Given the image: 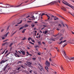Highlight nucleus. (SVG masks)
I'll return each mask as SVG.
<instances>
[{
	"instance_id": "nucleus-64",
	"label": "nucleus",
	"mask_w": 74,
	"mask_h": 74,
	"mask_svg": "<svg viewBox=\"0 0 74 74\" xmlns=\"http://www.w3.org/2000/svg\"><path fill=\"white\" fill-rule=\"evenodd\" d=\"M34 73L35 74H37V73H36L35 71L34 72Z\"/></svg>"
},
{
	"instance_id": "nucleus-35",
	"label": "nucleus",
	"mask_w": 74,
	"mask_h": 74,
	"mask_svg": "<svg viewBox=\"0 0 74 74\" xmlns=\"http://www.w3.org/2000/svg\"><path fill=\"white\" fill-rule=\"evenodd\" d=\"M63 37H61V38H60V40H61L63 39Z\"/></svg>"
},
{
	"instance_id": "nucleus-12",
	"label": "nucleus",
	"mask_w": 74,
	"mask_h": 74,
	"mask_svg": "<svg viewBox=\"0 0 74 74\" xmlns=\"http://www.w3.org/2000/svg\"><path fill=\"white\" fill-rule=\"evenodd\" d=\"M30 18H32L33 20L35 19V17H34V16H33V17H30Z\"/></svg>"
},
{
	"instance_id": "nucleus-22",
	"label": "nucleus",
	"mask_w": 74,
	"mask_h": 74,
	"mask_svg": "<svg viewBox=\"0 0 74 74\" xmlns=\"http://www.w3.org/2000/svg\"><path fill=\"white\" fill-rule=\"evenodd\" d=\"M13 43H11L10 44V45H9L10 47H11L12 46V45H13Z\"/></svg>"
},
{
	"instance_id": "nucleus-26",
	"label": "nucleus",
	"mask_w": 74,
	"mask_h": 74,
	"mask_svg": "<svg viewBox=\"0 0 74 74\" xmlns=\"http://www.w3.org/2000/svg\"><path fill=\"white\" fill-rule=\"evenodd\" d=\"M29 42V43H30V44H32V45H34V43H33L32 42Z\"/></svg>"
},
{
	"instance_id": "nucleus-61",
	"label": "nucleus",
	"mask_w": 74,
	"mask_h": 74,
	"mask_svg": "<svg viewBox=\"0 0 74 74\" xmlns=\"http://www.w3.org/2000/svg\"><path fill=\"white\" fill-rule=\"evenodd\" d=\"M5 50L3 52V53H2V54H3V53H4L5 52Z\"/></svg>"
},
{
	"instance_id": "nucleus-13",
	"label": "nucleus",
	"mask_w": 74,
	"mask_h": 74,
	"mask_svg": "<svg viewBox=\"0 0 74 74\" xmlns=\"http://www.w3.org/2000/svg\"><path fill=\"white\" fill-rule=\"evenodd\" d=\"M8 64H7L6 66H5L4 67V69L3 70V71H4L5 70V69L8 66Z\"/></svg>"
},
{
	"instance_id": "nucleus-37",
	"label": "nucleus",
	"mask_w": 74,
	"mask_h": 74,
	"mask_svg": "<svg viewBox=\"0 0 74 74\" xmlns=\"http://www.w3.org/2000/svg\"><path fill=\"white\" fill-rule=\"evenodd\" d=\"M8 52V50H7L5 52V54L6 53H7Z\"/></svg>"
},
{
	"instance_id": "nucleus-39",
	"label": "nucleus",
	"mask_w": 74,
	"mask_h": 74,
	"mask_svg": "<svg viewBox=\"0 0 74 74\" xmlns=\"http://www.w3.org/2000/svg\"><path fill=\"white\" fill-rule=\"evenodd\" d=\"M62 42H63V41H61V42L59 43V44L60 45V44H62Z\"/></svg>"
},
{
	"instance_id": "nucleus-28",
	"label": "nucleus",
	"mask_w": 74,
	"mask_h": 74,
	"mask_svg": "<svg viewBox=\"0 0 74 74\" xmlns=\"http://www.w3.org/2000/svg\"><path fill=\"white\" fill-rule=\"evenodd\" d=\"M70 14H71L72 16H73L74 17V13H70Z\"/></svg>"
},
{
	"instance_id": "nucleus-57",
	"label": "nucleus",
	"mask_w": 74,
	"mask_h": 74,
	"mask_svg": "<svg viewBox=\"0 0 74 74\" xmlns=\"http://www.w3.org/2000/svg\"><path fill=\"white\" fill-rule=\"evenodd\" d=\"M21 67H18V69H21Z\"/></svg>"
},
{
	"instance_id": "nucleus-32",
	"label": "nucleus",
	"mask_w": 74,
	"mask_h": 74,
	"mask_svg": "<svg viewBox=\"0 0 74 74\" xmlns=\"http://www.w3.org/2000/svg\"><path fill=\"white\" fill-rule=\"evenodd\" d=\"M22 22V21H21V22H20L19 23H17V24H21V23Z\"/></svg>"
},
{
	"instance_id": "nucleus-48",
	"label": "nucleus",
	"mask_w": 74,
	"mask_h": 74,
	"mask_svg": "<svg viewBox=\"0 0 74 74\" xmlns=\"http://www.w3.org/2000/svg\"><path fill=\"white\" fill-rule=\"evenodd\" d=\"M49 60H50V62H51L52 61V60H51V58H49Z\"/></svg>"
},
{
	"instance_id": "nucleus-7",
	"label": "nucleus",
	"mask_w": 74,
	"mask_h": 74,
	"mask_svg": "<svg viewBox=\"0 0 74 74\" xmlns=\"http://www.w3.org/2000/svg\"><path fill=\"white\" fill-rule=\"evenodd\" d=\"M8 60H5V61L2 60V61L1 62L0 64H2V63H4V62H6L8 61Z\"/></svg>"
},
{
	"instance_id": "nucleus-58",
	"label": "nucleus",
	"mask_w": 74,
	"mask_h": 74,
	"mask_svg": "<svg viewBox=\"0 0 74 74\" xmlns=\"http://www.w3.org/2000/svg\"><path fill=\"white\" fill-rule=\"evenodd\" d=\"M42 43L43 44H45V42H42Z\"/></svg>"
},
{
	"instance_id": "nucleus-55",
	"label": "nucleus",
	"mask_w": 74,
	"mask_h": 74,
	"mask_svg": "<svg viewBox=\"0 0 74 74\" xmlns=\"http://www.w3.org/2000/svg\"><path fill=\"white\" fill-rule=\"evenodd\" d=\"M61 69H62L64 70L63 69V68L62 66H61Z\"/></svg>"
},
{
	"instance_id": "nucleus-9",
	"label": "nucleus",
	"mask_w": 74,
	"mask_h": 74,
	"mask_svg": "<svg viewBox=\"0 0 74 74\" xmlns=\"http://www.w3.org/2000/svg\"><path fill=\"white\" fill-rule=\"evenodd\" d=\"M14 55H15V56H16V57H20V56L19 55H17L16 53H14Z\"/></svg>"
},
{
	"instance_id": "nucleus-54",
	"label": "nucleus",
	"mask_w": 74,
	"mask_h": 74,
	"mask_svg": "<svg viewBox=\"0 0 74 74\" xmlns=\"http://www.w3.org/2000/svg\"><path fill=\"white\" fill-rule=\"evenodd\" d=\"M37 54L38 55H39V56L40 55V54L39 53H38Z\"/></svg>"
},
{
	"instance_id": "nucleus-30",
	"label": "nucleus",
	"mask_w": 74,
	"mask_h": 74,
	"mask_svg": "<svg viewBox=\"0 0 74 74\" xmlns=\"http://www.w3.org/2000/svg\"><path fill=\"white\" fill-rule=\"evenodd\" d=\"M20 67H21L22 68H24V67L23 66H22V65H20Z\"/></svg>"
},
{
	"instance_id": "nucleus-19",
	"label": "nucleus",
	"mask_w": 74,
	"mask_h": 74,
	"mask_svg": "<svg viewBox=\"0 0 74 74\" xmlns=\"http://www.w3.org/2000/svg\"><path fill=\"white\" fill-rule=\"evenodd\" d=\"M32 38H31V37H29L28 38V40L29 41H30V40H32Z\"/></svg>"
},
{
	"instance_id": "nucleus-25",
	"label": "nucleus",
	"mask_w": 74,
	"mask_h": 74,
	"mask_svg": "<svg viewBox=\"0 0 74 74\" xmlns=\"http://www.w3.org/2000/svg\"><path fill=\"white\" fill-rule=\"evenodd\" d=\"M72 41H73V42H71L70 43L71 44H74V40H73Z\"/></svg>"
},
{
	"instance_id": "nucleus-36",
	"label": "nucleus",
	"mask_w": 74,
	"mask_h": 74,
	"mask_svg": "<svg viewBox=\"0 0 74 74\" xmlns=\"http://www.w3.org/2000/svg\"><path fill=\"white\" fill-rule=\"evenodd\" d=\"M48 32L47 31H46L45 32V34H46Z\"/></svg>"
},
{
	"instance_id": "nucleus-52",
	"label": "nucleus",
	"mask_w": 74,
	"mask_h": 74,
	"mask_svg": "<svg viewBox=\"0 0 74 74\" xmlns=\"http://www.w3.org/2000/svg\"><path fill=\"white\" fill-rule=\"evenodd\" d=\"M30 17V16L29 15V16H27L26 17V18H28L29 17Z\"/></svg>"
},
{
	"instance_id": "nucleus-3",
	"label": "nucleus",
	"mask_w": 74,
	"mask_h": 74,
	"mask_svg": "<svg viewBox=\"0 0 74 74\" xmlns=\"http://www.w3.org/2000/svg\"><path fill=\"white\" fill-rule=\"evenodd\" d=\"M58 1H53V2H52L51 3L54 4L55 3H57L58 2H59V3H60V1H61V0H57Z\"/></svg>"
},
{
	"instance_id": "nucleus-43",
	"label": "nucleus",
	"mask_w": 74,
	"mask_h": 74,
	"mask_svg": "<svg viewBox=\"0 0 74 74\" xmlns=\"http://www.w3.org/2000/svg\"><path fill=\"white\" fill-rule=\"evenodd\" d=\"M4 5H8V6H10V5L9 4H7V3H6V5L5 4Z\"/></svg>"
},
{
	"instance_id": "nucleus-50",
	"label": "nucleus",
	"mask_w": 74,
	"mask_h": 74,
	"mask_svg": "<svg viewBox=\"0 0 74 74\" xmlns=\"http://www.w3.org/2000/svg\"><path fill=\"white\" fill-rule=\"evenodd\" d=\"M66 41V40H64V41H63V42H65Z\"/></svg>"
},
{
	"instance_id": "nucleus-17",
	"label": "nucleus",
	"mask_w": 74,
	"mask_h": 74,
	"mask_svg": "<svg viewBox=\"0 0 74 74\" xmlns=\"http://www.w3.org/2000/svg\"><path fill=\"white\" fill-rule=\"evenodd\" d=\"M9 33V32H8L6 34L4 35L5 37H6L7 36L8 34Z\"/></svg>"
},
{
	"instance_id": "nucleus-56",
	"label": "nucleus",
	"mask_w": 74,
	"mask_h": 74,
	"mask_svg": "<svg viewBox=\"0 0 74 74\" xmlns=\"http://www.w3.org/2000/svg\"><path fill=\"white\" fill-rule=\"evenodd\" d=\"M29 72L32 73V70H31L30 71H29Z\"/></svg>"
},
{
	"instance_id": "nucleus-53",
	"label": "nucleus",
	"mask_w": 74,
	"mask_h": 74,
	"mask_svg": "<svg viewBox=\"0 0 74 74\" xmlns=\"http://www.w3.org/2000/svg\"><path fill=\"white\" fill-rule=\"evenodd\" d=\"M62 25H63V26L64 27H65V26H64V24H63V23L62 22Z\"/></svg>"
},
{
	"instance_id": "nucleus-15",
	"label": "nucleus",
	"mask_w": 74,
	"mask_h": 74,
	"mask_svg": "<svg viewBox=\"0 0 74 74\" xmlns=\"http://www.w3.org/2000/svg\"><path fill=\"white\" fill-rule=\"evenodd\" d=\"M24 27H23H23H21L19 29V30H21Z\"/></svg>"
},
{
	"instance_id": "nucleus-41",
	"label": "nucleus",
	"mask_w": 74,
	"mask_h": 74,
	"mask_svg": "<svg viewBox=\"0 0 74 74\" xmlns=\"http://www.w3.org/2000/svg\"><path fill=\"white\" fill-rule=\"evenodd\" d=\"M6 44V43H4L2 44V46H4L5 45V44Z\"/></svg>"
},
{
	"instance_id": "nucleus-40",
	"label": "nucleus",
	"mask_w": 74,
	"mask_h": 74,
	"mask_svg": "<svg viewBox=\"0 0 74 74\" xmlns=\"http://www.w3.org/2000/svg\"><path fill=\"white\" fill-rule=\"evenodd\" d=\"M58 26H60V27H62V25L60 24H59V25H58Z\"/></svg>"
},
{
	"instance_id": "nucleus-11",
	"label": "nucleus",
	"mask_w": 74,
	"mask_h": 74,
	"mask_svg": "<svg viewBox=\"0 0 74 74\" xmlns=\"http://www.w3.org/2000/svg\"><path fill=\"white\" fill-rule=\"evenodd\" d=\"M22 53L23 55H25V51H20Z\"/></svg>"
},
{
	"instance_id": "nucleus-31",
	"label": "nucleus",
	"mask_w": 74,
	"mask_h": 74,
	"mask_svg": "<svg viewBox=\"0 0 74 74\" xmlns=\"http://www.w3.org/2000/svg\"><path fill=\"white\" fill-rule=\"evenodd\" d=\"M10 53H8V54H7L6 56H5V57H7L10 54Z\"/></svg>"
},
{
	"instance_id": "nucleus-62",
	"label": "nucleus",
	"mask_w": 74,
	"mask_h": 74,
	"mask_svg": "<svg viewBox=\"0 0 74 74\" xmlns=\"http://www.w3.org/2000/svg\"><path fill=\"white\" fill-rule=\"evenodd\" d=\"M5 50L3 52V53H2V54H3V53H4L5 52Z\"/></svg>"
},
{
	"instance_id": "nucleus-20",
	"label": "nucleus",
	"mask_w": 74,
	"mask_h": 74,
	"mask_svg": "<svg viewBox=\"0 0 74 74\" xmlns=\"http://www.w3.org/2000/svg\"><path fill=\"white\" fill-rule=\"evenodd\" d=\"M28 25H27L26 24V25L24 26V27H25H25H28Z\"/></svg>"
},
{
	"instance_id": "nucleus-18",
	"label": "nucleus",
	"mask_w": 74,
	"mask_h": 74,
	"mask_svg": "<svg viewBox=\"0 0 74 74\" xmlns=\"http://www.w3.org/2000/svg\"><path fill=\"white\" fill-rule=\"evenodd\" d=\"M45 68L47 70V71H48V67L47 66L45 67Z\"/></svg>"
},
{
	"instance_id": "nucleus-10",
	"label": "nucleus",
	"mask_w": 74,
	"mask_h": 74,
	"mask_svg": "<svg viewBox=\"0 0 74 74\" xmlns=\"http://www.w3.org/2000/svg\"><path fill=\"white\" fill-rule=\"evenodd\" d=\"M54 20L55 21L59 19L58 18V17H56V16H55V17H54Z\"/></svg>"
},
{
	"instance_id": "nucleus-63",
	"label": "nucleus",
	"mask_w": 74,
	"mask_h": 74,
	"mask_svg": "<svg viewBox=\"0 0 74 74\" xmlns=\"http://www.w3.org/2000/svg\"><path fill=\"white\" fill-rule=\"evenodd\" d=\"M3 31H4V29H2V30L1 31V32H3Z\"/></svg>"
},
{
	"instance_id": "nucleus-46",
	"label": "nucleus",
	"mask_w": 74,
	"mask_h": 74,
	"mask_svg": "<svg viewBox=\"0 0 74 74\" xmlns=\"http://www.w3.org/2000/svg\"><path fill=\"white\" fill-rule=\"evenodd\" d=\"M34 47H35V48H37V47H38V46H35Z\"/></svg>"
},
{
	"instance_id": "nucleus-16",
	"label": "nucleus",
	"mask_w": 74,
	"mask_h": 74,
	"mask_svg": "<svg viewBox=\"0 0 74 74\" xmlns=\"http://www.w3.org/2000/svg\"><path fill=\"white\" fill-rule=\"evenodd\" d=\"M26 30V29H25L23 30V31L22 32V33H24L25 32V31Z\"/></svg>"
},
{
	"instance_id": "nucleus-5",
	"label": "nucleus",
	"mask_w": 74,
	"mask_h": 74,
	"mask_svg": "<svg viewBox=\"0 0 74 74\" xmlns=\"http://www.w3.org/2000/svg\"><path fill=\"white\" fill-rule=\"evenodd\" d=\"M46 64L49 67L50 66V63L47 60L46 62Z\"/></svg>"
},
{
	"instance_id": "nucleus-1",
	"label": "nucleus",
	"mask_w": 74,
	"mask_h": 74,
	"mask_svg": "<svg viewBox=\"0 0 74 74\" xmlns=\"http://www.w3.org/2000/svg\"><path fill=\"white\" fill-rule=\"evenodd\" d=\"M62 3H63L66 5H67L69 6V7H70L72 8L74 10V6H72L71 5H70V4H69V3H68V2H66L65 1H64V2L62 1Z\"/></svg>"
},
{
	"instance_id": "nucleus-59",
	"label": "nucleus",
	"mask_w": 74,
	"mask_h": 74,
	"mask_svg": "<svg viewBox=\"0 0 74 74\" xmlns=\"http://www.w3.org/2000/svg\"><path fill=\"white\" fill-rule=\"evenodd\" d=\"M47 26H46V25H43V27H47Z\"/></svg>"
},
{
	"instance_id": "nucleus-8",
	"label": "nucleus",
	"mask_w": 74,
	"mask_h": 74,
	"mask_svg": "<svg viewBox=\"0 0 74 74\" xmlns=\"http://www.w3.org/2000/svg\"><path fill=\"white\" fill-rule=\"evenodd\" d=\"M14 8V7H16V6H13V5H11L10 6H8L7 7V8Z\"/></svg>"
},
{
	"instance_id": "nucleus-44",
	"label": "nucleus",
	"mask_w": 74,
	"mask_h": 74,
	"mask_svg": "<svg viewBox=\"0 0 74 74\" xmlns=\"http://www.w3.org/2000/svg\"><path fill=\"white\" fill-rule=\"evenodd\" d=\"M21 62H22L21 61H19L18 62V64H19V63H21Z\"/></svg>"
},
{
	"instance_id": "nucleus-23",
	"label": "nucleus",
	"mask_w": 74,
	"mask_h": 74,
	"mask_svg": "<svg viewBox=\"0 0 74 74\" xmlns=\"http://www.w3.org/2000/svg\"><path fill=\"white\" fill-rule=\"evenodd\" d=\"M26 38L25 37H24L22 39V40H26Z\"/></svg>"
},
{
	"instance_id": "nucleus-47",
	"label": "nucleus",
	"mask_w": 74,
	"mask_h": 74,
	"mask_svg": "<svg viewBox=\"0 0 74 74\" xmlns=\"http://www.w3.org/2000/svg\"><path fill=\"white\" fill-rule=\"evenodd\" d=\"M8 39H7V40H5V41H3V42H6V41H8Z\"/></svg>"
},
{
	"instance_id": "nucleus-60",
	"label": "nucleus",
	"mask_w": 74,
	"mask_h": 74,
	"mask_svg": "<svg viewBox=\"0 0 74 74\" xmlns=\"http://www.w3.org/2000/svg\"><path fill=\"white\" fill-rule=\"evenodd\" d=\"M5 50L3 52V53H2V54H3V53H4L5 52Z\"/></svg>"
},
{
	"instance_id": "nucleus-24",
	"label": "nucleus",
	"mask_w": 74,
	"mask_h": 74,
	"mask_svg": "<svg viewBox=\"0 0 74 74\" xmlns=\"http://www.w3.org/2000/svg\"><path fill=\"white\" fill-rule=\"evenodd\" d=\"M31 26L32 27H34L35 26V25H32Z\"/></svg>"
},
{
	"instance_id": "nucleus-42",
	"label": "nucleus",
	"mask_w": 74,
	"mask_h": 74,
	"mask_svg": "<svg viewBox=\"0 0 74 74\" xmlns=\"http://www.w3.org/2000/svg\"><path fill=\"white\" fill-rule=\"evenodd\" d=\"M45 13H42V14L41 15V16H43L44 15H45Z\"/></svg>"
},
{
	"instance_id": "nucleus-2",
	"label": "nucleus",
	"mask_w": 74,
	"mask_h": 74,
	"mask_svg": "<svg viewBox=\"0 0 74 74\" xmlns=\"http://www.w3.org/2000/svg\"><path fill=\"white\" fill-rule=\"evenodd\" d=\"M64 54H65V55H64L65 58H67L70 60H74V58H69L68 56H66V54L64 51Z\"/></svg>"
},
{
	"instance_id": "nucleus-33",
	"label": "nucleus",
	"mask_w": 74,
	"mask_h": 74,
	"mask_svg": "<svg viewBox=\"0 0 74 74\" xmlns=\"http://www.w3.org/2000/svg\"><path fill=\"white\" fill-rule=\"evenodd\" d=\"M17 31H16L15 32H14V33L12 34V35H13L14 34H15L16 32H17Z\"/></svg>"
},
{
	"instance_id": "nucleus-34",
	"label": "nucleus",
	"mask_w": 74,
	"mask_h": 74,
	"mask_svg": "<svg viewBox=\"0 0 74 74\" xmlns=\"http://www.w3.org/2000/svg\"><path fill=\"white\" fill-rule=\"evenodd\" d=\"M54 48H56V49H57V51H59V50L58 49V48L57 47H54Z\"/></svg>"
},
{
	"instance_id": "nucleus-29",
	"label": "nucleus",
	"mask_w": 74,
	"mask_h": 74,
	"mask_svg": "<svg viewBox=\"0 0 74 74\" xmlns=\"http://www.w3.org/2000/svg\"><path fill=\"white\" fill-rule=\"evenodd\" d=\"M38 43L39 45H41V42H38Z\"/></svg>"
},
{
	"instance_id": "nucleus-21",
	"label": "nucleus",
	"mask_w": 74,
	"mask_h": 74,
	"mask_svg": "<svg viewBox=\"0 0 74 74\" xmlns=\"http://www.w3.org/2000/svg\"><path fill=\"white\" fill-rule=\"evenodd\" d=\"M27 64H28V65H30L32 64V63H31L28 62L27 63Z\"/></svg>"
},
{
	"instance_id": "nucleus-38",
	"label": "nucleus",
	"mask_w": 74,
	"mask_h": 74,
	"mask_svg": "<svg viewBox=\"0 0 74 74\" xmlns=\"http://www.w3.org/2000/svg\"><path fill=\"white\" fill-rule=\"evenodd\" d=\"M32 59L34 60H35L36 59V58H33Z\"/></svg>"
},
{
	"instance_id": "nucleus-27",
	"label": "nucleus",
	"mask_w": 74,
	"mask_h": 74,
	"mask_svg": "<svg viewBox=\"0 0 74 74\" xmlns=\"http://www.w3.org/2000/svg\"><path fill=\"white\" fill-rule=\"evenodd\" d=\"M1 38H2L3 40L5 39V38L4 37H3V36H1Z\"/></svg>"
},
{
	"instance_id": "nucleus-49",
	"label": "nucleus",
	"mask_w": 74,
	"mask_h": 74,
	"mask_svg": "<svg viewBox=\"0 0 74 74\" xmlns=\"http://www.w3.org/2000/svg\"><path fill=\"white\" fill-rule=\"evenodd\" d=\"M40 68H41L42 69H42V67L40 65Z\"/></svg>"
},
{
	"instance_id": "nucleus-45",
	"label": "nucleus",
	"mask_w": 74,
	"mask_h": 74,
	"mask_svg": "<svg viewBox=\"0 0 74 74\" xmlns=\"http://www.w3.org/2000/svg\"><path fill=\"white\" fill-rule=\"evenodd\" d=\"M27 22V23H32V21H28Z\"/></svg>"
},
{
	"instance_id": "nucleus-6",
	"label": "nucleus",
	"mask_w": 74,
	"mask_h": 74,
	"mask_svg": "<svg viewBox=\"0 0 74 74\" xmlns=\"http://www.w3.org/2000/svg\"><path fill=\"white\" fill-rule=\"evenodd\" d=\"M6 8H7V6H6V7H4V6H0V12H2V9L1 8H6Z\"/></svg>"
},
{
	"instance_id": "nucleus-51",
	"label": "nucleus",
	"mask_w": 74,
	"mask_h": 74,
	"mask_svg": "<svg viewBox=\"0 0 74 74\" xmlns=\"http://www.w3.org/2000/svg\"><path fill=\"white\" fill-rule=\"evenodd\" d=\"M10 26H9L7 28V30H8V29H9V27Z\"/></svg>"
},
{
	"instance_id": "nucleus-14",
	"label": "nucleus",
	"mask_w": 74,
	"mask_h": 74,
	"mask_svg": "<svg viewBox=\"0 0 74 74\" xmlns=\"http://www.w3.org/2000/svg\"><path fill=\"white\" fill-rule=\"evenodd\" d=\"M24 3L23 2H22V3H21V4L20 5H18V6H16V7H18L20 6L22 4H23Z\"/></svg>"
},
{
	"instance_id": "nucleus-4",
	"label": "nucleus",
	"mask_w": 74,
	"mask_h": 74,
	"mask_svg": "<svg viewBox=\"0 0 74 74\" xmlns=\"http://www.w3.org/2000/svg\"><path fill=\"white\" fill-rule=\"evenodd\" d=\"M61 9H62V10L65 11H66V9L64 7V6H61Z\"/></svg>"
}]
</instances>
